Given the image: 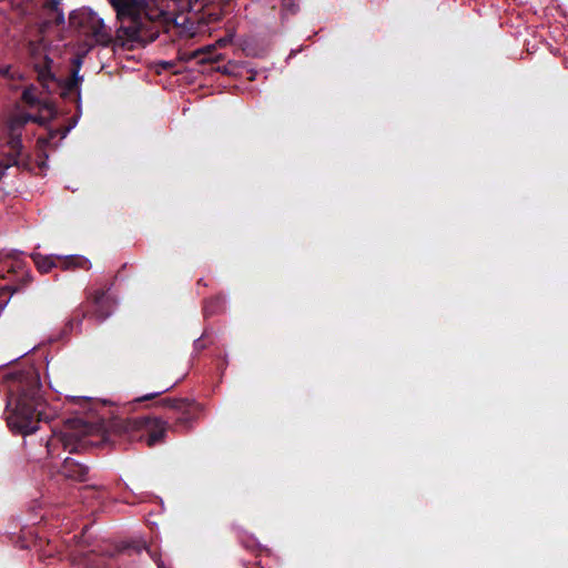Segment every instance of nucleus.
I'll list each match as a JSON object with an SVG mask.
<instances>
[{"instance_id": "13", "label": "nucleus", "mask_w": 568, "mask_h": 568, "mask_svg": "<svg viewBox=\"0 0 568 568\" xmlns=\"http://www.w3.org/2000/svg\"><path fill=\"white\" fill-rule=\"evenodd\" d=\"M65 266L67 267H79L88 270L90 267V261L83 256L80 255H73L65 260Z\"/></svg>"}, {"instance_id": "21", "label": "nucleus", "mask_w": 568, "mask_h": 568, "mask_svg": "<svg viewBox=\"0 0 568 568\" xmlns=\"http://www.w3.org/2000/svg\"><path fill=\"white\" fill-rule=\"evenodd\" d=\"M156 562H158V567L159 568H163V565H162V562L160 560H156Z\"/></svg>"}, {"instance_id": "17", "label": "nucleus", "mask_w": 568, "mask_h": 568, "mask_svg": "<svg viewBox=\"0 0 568 568\" xmlns=\"http://www.w3.org/2000/svg\"><path fill=\"white\" fill-rule=\"evenodd\" d=\"M41 82L50 91V82H54V79L50 74H41Z\"/></svg>"}, {"instance_id": "16", "label": "nucleus", "mask_w": 568, "mask_h": 568, "mask_svg": "<svg viewBox=\"0 0 568 568\" xmlns=\"http://www.w3.org/2000/svg\"><path fill=\"white\" fill-rule=\"evenodd\" d=\"M169 389H170V387H165V388H164V389H162V390H159V392H154V393L146 394V395H144V396H142V397H140V398H139V400H149V399H153V398H155L156 396L161 395L162 393H164V392H166V390H169Z\"/></svg>"}, {"instance_id": "1", "label": "nucleus", "mask_w": 568, "mask_h": 568, "mask_svg": "<svg viewBox=\"0 0 568 568\" xmlns=\"http://www.w3.org/2000/svg\"><path fill=\"white\" fill-rule=\"evenodd\" d=\"M8 389V426L22 435L34 433L43 418L45 405L39 374L34 369H28L13 375L9 379Z\"/></svg>"}, {"instance_id": "11", "label": "nucleus", "mask_w": 568, "mask_h": 568, "mask_svg": "<svg viewBox=\"0 0 568 568\" xmlns=\"http://www.w3.org/2000/svg\"><path fill=\"white\" fill-rule=\"evenodd\" d=\"M31 257L37 265L38 270L42 273H48L55 265L54 257L52 255H41L40 253H32Z\"/></svg>"}, {"instance_id": "2", "label": "nucleus", "mask_w": 568, "mask_h": 568, "mask_svg": "<svg viewBox=\"0 0 568 568\" xmlns=\"http://www.w3.org/2000/svg\"><path fill=\"white\" fill-rule=\"evenodd\" d=\"M120 26L116 30V41L122 45L133 47L154 41L160 32L172 21H153L142 12H124L116 14ZM176 23V20L174 21Z\"/></svg>"}, {"instance_id": "4", "label": "nucleus", "mask_w": 568, "mask_h": 568, "mask_svg": "<svg viewBox=\"0 0 568 568\" xmlns=\"http://www.w3.org/2000/svg\"><path fill=\"white\" fill-rule=\"evenodd\" d=\"M116 14L124 12H144L149 20L175 21L174 4L171 0H109Z\"/></svg>"}, {"instance_id": "7", "label": "nucleus", "mask_w": 568, "mask_h": 568, "mask_svg": "<svg viewBox=\"0 0 568 568\" xmlns=\"http://www.w3.org/2000/svg\"><path fill=\"white\" fill-rule=\"evenodd\" d=\"M0 263L3 264V268H7L8 272L17 274L18 280L30 281L29 272L24 270L26 264L21 260L20 253L16 251L0 253Z\"/></svg>"}, {"instance_id": "10", "label": "nucleus", "mask_w": 568, "mask_h": 568, "mask_svg": "<svg viewBox=\"0 0 568 568\" xmlns=\"http://www.w3.org/2000/svg\"><path fill=\"white\" fill-rule=\"evenodd\" d=\"M60 445L70 453L77 449L74 435L69 429L53 434L47 444L48 453L53 455L54 449Z\"/></svg>"}, {"instance_id": "18", "label": "nucleus", "mask_w": 568, "mask_h": 568, "mask_svg": "<svg viewBox=\"0 0 568 568\" xmlns=\"http://www.w3.org/2000/svg\"><path fill=\"white\" fill-rule=\"evenodd\" d=\"M0 74H2L4 77H10V67L9 65L1 67Z\"/></svg>"}, {"instance_id": "3", "label": "nucleus", "mask_w": 568, "mask_h": 568, "mask_svg": "<svg viewBox=\"0 0 568 568\" xmlns=\"http://www.w3.org/2000/svg\"><path fill=\"white\" fill-rule=\"evenodd\" d=\"M70 23L80 36L85 38L90 45L100 44L106 47L113 39L111 29L92 10L82 9L73 12L70 16Z\"/></svg>"}, {"instance_id": "20", "label": "nucleus", "mask_w": 568, "mask_h": 568, "mask_svg": "<svg viewBox=\"0 0 568 568\" xmlns=\"http://www.w3.org/2000/svg\"><path fill=\"white\" fill-rule=\"evenodd\" d=\"M6 301L2 298V295L0 294V312L4 308Z\"/></svg>"}, {"instance_id": "8", "label": "nucleus", "mask_w": 568, "mask_h": 568, "mask_svg": "<svg viewBox=\"0 0 568 568\" xmlns=\"http://www.w3.org/2000/svg\"><path fill=\"white\" fill-rule=\"evenodd\" d=\"M60 471L65 478L75 481H85L89 476V468L70 457L64 458Z\"/></svg>"}, {"instance_id": "12", "label": "nucleus", "mask_w": 568, "mask_h": 568, "mask_svg": "<svg viewBox=\"0 0 568 568\" xmlns=\"http://www.w3.org/2000/svg\"><path fill=\"white\" fill-rule=\"evenodd\" d=\"M79 82L80 78L78 77V73L74 72L71 79H68L65 82L59 84L61 89L60 94L62 97H69L71 94L79 95Z\"/></svg>"}, {"instance_id": "9", "label": "nucleus", "mask_w": 568, "mask_h": 568, "mask_svg": "<svg viewBox=\"0 0 568 568\" xmlns=\"http://www.w3.org/2000/svg\"><path fill=\"white\" fill-rule=\"evenodd\" d=\"M94 306V316L99 321L108 318L112 312V301L103 290H97L90 296Z\"/></svg>"}, {"instance_id": "15", "label": "nucleus", "mask_w": 568, "mask_h": 568, "mask_svg": "<svg viewBox=\"0 0 568 568\" xmlns=\"http://www.w3.org/2000/svg\"><path fill=\"white\" fill-rule=\"evenodd\" d=\"M10 144V150L14 153H20V150L22 148V143H21V140L19 138H12L11 141L9 142Z\"/></svg>"}, {"instance_id": "5", "label": "nucleus", "mask_w": 568, "mask_h": 568, "mask_svg": "<svg viewBox=\"0 0 568 568\" xmlns=\"http://www.w3.org/2000/svg\"><path fill=\"white\" fill-rule=\"evenodd\" d=\"M22 99L26 103L30 104V105H38L40 104L41 105V110L43 112H45L44 115H41V116H33V115H29V114H21V115H18V116H14L10 120V124H9V128L11 130V132L13 133L16 130H18L19 128H21L22 125H24L27 122L29 121H33V122H38L40 124H44L48 120L52 119L54 115H55V110H54V106L53 104H51L50 102H40L37 97H36V93H34V89L33 88H28L23 91L22 93Z\"/></svg>"}, {"instance_id": "19", "label": "nucleus", "mask_w": 568, "mask_h": 568, "mask_svg": "<svg viewBox=\"0 0 568 568\" xmlns=\"http://www.w3.org/2000/svg\"><path fill=\"white\" fill-rule=\"evenodd\" d=\"M229 42V40L226 39H220L216 43L220 45V47H224L226 45V43Z\"/></svg>"}, {"instance_id": "14", "label": "nucleus", "mask_w": 568, "mask_h": 568, "mask_svg": "<svg viewBox=\"0 0 568 568\" xmlns=\"http://www.w3.org/2000/svg\"><path fill=\"white\" fill-rule=\"evenodd\" d=\"M282 10L284 14H294L298 10L297 0H282Z\"/></svg>"}, {"instance_id": "6", "label": "nucleus", "mask_w": 568, "mask_h": 568, "mask_svg": "<svg viewBox=\"0 0 568 568\" xmlns=\"http://www.w3.org/2000/svg\"><path fill=\"white\" fill-rule=\"evenodd\" d=\"M124 429L129 433L142 432L139 438L146 436L148 446L159 443L165 433V427L161 420L146 417L128 419L124 423Z\"/></svg>"}]
</instances>
